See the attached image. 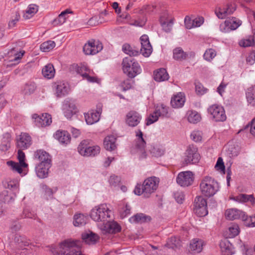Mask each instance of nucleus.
Returning a JSON list of instances; mask_svg holds the SVG:
<instances>
[{"mask_svg":"<svg viewBox=\"0 0 255 255\" xmlns=\"http://www.w3.org/2000/svg\"><path fill=\"white\" fill-rule=\"evenodd\" d=\"M159 179L155 176L146 179L143 184H137L134 190L136 195L143 194L145 197H149L157 188L159 184Z\"/></svg>","mask_w":255,"mask_h":255,"instance_id":"obj_1","label":"nucleus"},{"mask_svg":"<svg viewBox=\"0 0 255 255\" xmlns=\"http://www.w3.org/2000/svg\"><path fill=\"white\" fill-rule=\"evenodd\" d=\"M80 242L68 239L59 245L56 255H82L79 248Z\"/></svg>","mask_w":255,"mask_h":255,"instance_id":"obj_2","label":"nucleus"},{"mask_svg":"<svg viewBox=\"0 0 255 255\" xmlns=\"http://www.w3.org/2000/svg\"><path fill=\"white\" fill-rule=\"evenodd\" d=\"M112 211L106 204H101L94 207L91 211V218L97 222L104 223L111 218Z\"/></svg>","mask_w":255,"mask_h":255,"instance_id":"obj_3","label":"nucleus"},{"mask_svg":"<svg viewBox=\"0 0 255 255\" xmlns=\"http://www.w3.org/2000/svg\"><path fill=\"white\" fill-rule=\"evenodd\" d=\"M218 183L212 177L206 176L204 177L200 183V190L205 196L210 197L214 195L219 190Z\"/></svg>","mask_w":255,"mask_h":255,"instance_id":"obj_4","label":"nucleus"},{"mask_svg":"<svg viewBox=\"0 0 255 255\" xmlns=\"http://www.w3.org/2000/svg\"><path fill=\"white\" fill-rule=\"evenodd\" d=\"M124 73L130 78H134L141 72V68L137 61L131 57L124 58L122 62Z\"/></svg>","mask_w":255,"mask_h":255,"instance_id":"obj_5","label":"nucleus"},{"mask_svg":"<svg viewBox=\"0 0 255 255\" xmlns=\"http://www.w3.org/2000/svg\"><path fill=\"white\" fill-rule=\"evenodd\" d=\"M22 150L19 148L17 152V158L19 162L8 161L6 164L11 170L18 173L22 176L27 173L24 168L27 167L28 164L25 162V156Z\"/></svg>","mask_w":255,"mask_h":255,"instance_id":"obj_6","label":"nucleus"},{"mask_svg":"<svg viewBox=\"0 0 255 255\" xmlns=\"http://www.w3.org/2000/svg\"><path fill=\"white\" fill-rule=\"evenodd\" d=\"M212 120L216 122H223L226 120L227 116L224 108L218 104H213L207 109Z\"/></svg>","mask_w":255,"mask_h":255,"instance_id":"obj_7","label":"nucleus"},{"mask_svg":"<svg viewBox=\"0 0 255 255\" xmlns=\"http://www.w3.org/2000/svg\"><path fill=\"white\" fill-rule=\"evenodd\" d=\"M79 153L83 156H95L100 152V147L98 145H89L88 140H83L78 147Z\"/></svg>","mask_w":255,"mask_h":255,"instance_id":"obj_8","label":"nucleus"},{"mask_svg":"<svg viewBox=\"0 0 255 255\" xmlns=\"http://www.w3.org/2000/svg\"><path fill=\"white\" fill-rule=\"evenodd\" d=\"M103 49L102 43L98 40L91 39L83 47V51L86 55H94Z\"/></svg>","mask_w":255,"mask_h":255,"instance_id":"obj_9","label":"nucleus"},{"mask_svg":"<svg viewBox=\"0 0 255 255\" xmlns=\"http://www.w3.org/2000/svg\"><path fill=\"white\" fill-rule=\"evenodd\" d=\"M194 207V212L197 216L203 217L208 214L207 201L202 196L195 198Z\"/></svg>","mask_w":255,"mask_h":255,"instance_id":"obj_10","label":"nucleus"},{"mask_svg":"<svg viewBox=\"0 0 255 255\" xmlns=\"http://www.w3.org/2000/svg\"><path fill=\"white\" fill-rule=\"evenodd\" d=\"M135 133L136 137L135 144L136 152L139 155L140 158H145L146 157L145 151L146 142L143 138V133L139 129L136 131Z\"/></svg>","mask_w":255,"mask_h":255,"instance_id":"obj_11","label":"nucleus"},{"mask_svg":"<svg viewBox=\"0 0 255 255\" xmlns=\"http://www.w3.org/2000/svg\"><path fill=\"white\" fill-rule=\"evenodd\" d=\"M200 157L197 148L193 145H190L185 152L184 161L186 164H195L199 162Z\"/></svg>","mask_w":255,"mask_h":255,"instance_id":"obj_12","label":"nucleus"},{"mask_svg":"<svg viewBox=\"0 0 255 255\" xmlns=\"http://www.w3.org/2000/svg\"><path fill=\"white\" fill-rule=\"evenodd\" d=\"M242 24V22L239 19L232 17L226 19L223 23L220 25V30L223 32H228L238 28Z\"/></svg>","mask_w":255,"mask_h":255,"instance_id":"obj_13","label":"nucleus"},{"mask_svg":"<svg viewBox=\"0 0 255 255\" xmlns=\"http://www.w3.org/2000/svg\"><path fill=\"white\" fill-rule=\"evenodd\" d=\"M193 174L189 171L180 172L176 178L177 183L182 187L191 185L193 183Z\"/></svg>","mask_w":255,"mask_h":255,"instance_id":"obj_14","label":"nucleus"},{"mask_svg":"<svg viewBox=\"0 0 255 255\" xmlns=\"http://www.w3.org/2000/svg\"><path fill=\"white\" fill-rule=\"evenodd\" d=\"M225 216L230 220L241 219L246 221L248 220V217L246 213L236 208H231L226 210Z\"/></svg>","mask_w":255,"mask_h":255,"instance_id":"obj_15","label":"nucleus"},{"mask_svg":"<svg viewBox=\"0 0 255 255\" xmlns=\"http://www.w3.org/2000/svg\"><path fill=\"white\" fill-rule=\"evenodd\" d=\"M99 229L105 234H115L121 231V226L115 221H110L109 219L103 224L99 225Z\"/></svg>","mask_w":255,"mask_h":255,"instance_id":"obj_16","label":"nucleus"},{"mask_svg":"<svg viewBox=\"0 0 255 255\" xmlns=\"http://www.w3.org/2000/svg\"><path fill=\"white\" fill-rule=\"evenodd\" d=\"M102 106L101 104H99L97 106L96 111L92 110L85 114V118L87 124L88 125H92L98 122L100 120Z\"/></svg>","mask_w":255,"mask_h":255,"instance_id":"obj_17","label":"nucleus"},{"mask_svg":"<svg viewBox=\"0 0 255 255\" xmlns=\"http://www.w3.org/2000/svg\"><path fill=\"white\" fill-rule=\"evenodd\" d=\"M32 119L34 120L36 126L38 127L49 126L52 122L51 116L47 113L42 114L41 116L36 114H33Z\"/></svg>","mask_w":255,"mask_h":255,"instance_id":"obj_18","label":"nucleus"},{"mask_svg":"<svg viewBox=\"0 0 255 255\" xmlns=\"http://www.w3.org/2000/svg\"><path fill=\"white\" fill-rule=\"evenodd\" d=\"M62 110L64 115L67 119H71L77 112V108L75 104L70 100L64 101Z\"/></svg>","mask_w":255,"mask_h":255,"instance_id":"obj_19","label":"nucleus"},{"mask_svg":"<svg viewBox=\"0 0 255 255\" xmlns=\"http://www.w3.org/2000/svg\"><path fill=\"white\" fill-rule=\"evenodd\" d=\"M141 120V115L134 111H130L126 115V123L129 127L137 126Z\"/></svg>","mask_w":255,"mask_h":255,"instance_id":"obj_20","label":"nucleus"},{"mask_svg":"<svg viewBox=\"0 0 255 255\" xmlns=\"http://www.w3.org/2000/svg\"><path fill=\"white\" fill-rule=\"evenodd\" d=\"M140 52L144 57H148L152 51V46L149 42L148 36L144 34L140 37Z\"/></svg>","mask_w":255,"mask_h":255,"instance_id":"obj_21","label":"nucleus"},{"mask_svg":"<svg viewBox=\"0 0 255 255\" xmlns=\"http://www.w3.org/2000/svg\"><path fill=\"white\" fill-rule=\"evenodd\" d=\"M31 144V138L26 133H21L17 139V146L20 149L27 148Z\"/></svg>","mask_w":255,"mask_h":255,"instance_id":"obj_22","label":"nucleus"},{"mask_svg":"<svg viewBox=\"0 0 255 255\" xmlns=\"http://www.w3.org/2000/svg\"><path fill=\"white\" fill-rule=\"evenodd\" d=\"M34 158L38 160L39 163L51 164V157L49 154L45 151L39 149L34 152Z\"/></svg>","mask_w":255,"mask_h":255,"instance_id":"obj_23","label":"nucleus"},{"mask_svg":"<svg viewBox=\"0 0 255 255\" xmlns=\"http://www.w3.org/2000/svg\"><path fill=\"white\" fill-rule=\"evenodd\" d=\"M56 89V95L57 97H61L68 94L70 88L69 85L62 82H58L55 84Z\"/></svg>","mask_w":255,"mask_h":255,"instance_id":"obj_24","label":"nucleus"},{"mask_svg":"<svg viewBox=\"0 0 255 255\" xmlns=\"http://www.w3.org/2000/svg\"><path fill=\"white\" fill-rule=\"evenodd\" d=\"M52 164L39 163L35 168L37 176L40 178H45L48 176L49 169Z\"/></svg>","mask_w":255,"mask_h":255,"instance_id":"obj_25","label":"nucleus"},{"mask_svg":"<svg viewBox=\"0 0 255 255\" xmlns=\"http://www.w3.org/2000/svg\"><path fill=\"white\" fill-rule=\"evenodd\" d=\"M54 137L61 144H68L70 142L71 136L67 131L57 130L54 134Z\"/></svg>","mask_w":255,"mask_h":255,"instance_id":"obj_26","label":"nucleus"},{"mask_svg":"<svg viewBox=\"0 0 255 255\" xmlns=\"http://www.w3.org/2000/svg\"><path fill=\"white\" fill-rule=\"evenodd\" d=\"M230 199L242 203L250 202L252 205H254L255 203V198L252 194H240L236 196L230 197Z\"/></svg>","mask_w":255,"mask_h":255,"instance_id":"obj_27","label":"nucleus"},{"mask_svg":"<svg viewBox=\"0 0 255 255\" xmlns=\"http://www.w3.org/2000/svg\"><path fill=\"white\" fill-rule=\"evenodd\" d=\"M235 10L234 6L232 4H227L225 7L219 8L216 10L215 13L219 18L223 19L227 15L232 14Z\"/></svg>","mask_w":255,"mask_h":255,"instance_id":"obj_28","label":"nucleus"},{"mask_svg":"<svg viewBox=\"0 0 255 255\" xmlns=\"http://www.w3.org/2000/svg\"><path fill=\"white\" fill-rule=\"evenodd\" d=\"M90 72V69L85 65H82L78 69V73L80 74L84 79L87 80L90 82H96L97 79L95 77L89 75Z\"/></svg>","mask_w":255,"mask_h":255,"instance_id":"obj_29","label":"nucleus"},{"mask_svg":"<svg viewBox=\"0 0 255 255\" xmlns=\"http://www.w3.org/2000/svg\"><path fill=\"white\" fill-rule=\"evenodd\" d=\"M185 101L184 94L179 93L175 95L171 100V105L174 108H181L184 104Z\"/></svg>","mask_w":255,"mask_h":255,"instance_id":"obj_30","label":"nucleus"},{"mask_svg":"<svg viewBox=\"0 0 255 255\" xmlns=\"http://www.w3.org/2000/svg\"><path fill=\"white\" fill-rule=\"evenodd\" d=\"M116 140V137L114 135L106 136L104 141V146L106 149L109 151L115 150L117 148Z\"/></svg>","mask_w":255,"mask_h":255,"instance_id":"obj_31","label":"nucleus"},{"mask_svg":"<svg viewBox=\"0 0 255 255\" xmlns=\"http://www.w3.org/2000/svg\"><path fill=\"white\" fill-rule=\"evenodd\" d=\"M220 246L222 255H232L233 254V246L228 240L222 241Z\"/></svg>","mask_w":255,"mask_h":255,"instance_id":"obj_32","label":"nucleus"},{"mask_svg":"<svg viewBox=\"0 0 255 255\" xmlns=\"http://www.w3.org/2000/svg\"><path fill=\"white\" fill-rule=\"evenodd\" d=\"M151 218L143 213H137L129 219L131 223H143L148 222Z\"/></svg>","mask_w":255,"mask_h":255,"instance_id":"obj_33","label":"nucleus"},{"mask_svg":"<svg viewBox=\"0 0 255 255\" xmlns=\"http://www.w3.org/2000/svg\"><path fill=\"white\" fill-rule=\"evenodd\" d=\"M82 238L83 241L89 245L95 244L99 239V237L96 234L90 232L82 234Z\"/></svg>","mask_w":255,"mask_h":255,"instance_id":"obj_34","label":"nucleus"},{"mask_svg":"<svg viewBox=\"0 0 255 255\" xmlns=\"http://www.w3.org/2000/svg\"><path fill=\"white\" fill-rule=\"evenodd\" d=\"M42 74L43 77L46 79H50L53 78L55 74V70L53 65L51 63L46 65L42 68Z\"/></svg>","mask_w":255,"mask_h":255,"instance_id":"obj_35","label":"nucleus"},{"mask_svg":"<svg viewBox=\"0 0 255 255\" xmlns=\"http://www.w3.org/2000/svg\"><path fill=\"white\" fill-rule=\"evenodd\" d=\"M13 243L18 249H22L23 247L28 246L29 243L25 237L16 234L13 239Z\"/></svg>","mask_w":255,"mask_h":255,"instance_id":"obj_36","label":"nucleus"},{"mask_svg":"<svg viewBox=\"0 0 255 255\" xmlns=\"http://www.w3.org/2000/svg\"><path fill=\"white\" fill-rule=\"evenodd\" d=\"M203 244L204 242L202 240L194 239L190 243V248L194 253H199L203 249Z\"/></svg>","mask_w":255,"mask_h":255,"instance_id":"obj_37","label":"nucleus"},{"mask_svg":"<svg viewBox=\"0 0 255 255\" xmlns=\"http://www.w3.org/2000/svg\"><path fill=\"white\" fill-rule=\"evenodd\" d=\"M168 78V74L164 68H160L154 72V79L157 82L167 80Z\"/></svg>","mask_w":255,"mask_h":255,"instance_id":"obj_38","label":"nucleus"},{"mask_svg":"<svg viewBox=\"0 0 255 255\" xmlns=\"http://www.w3.org/2000/svg\"><path fill=\"white\" fill-rule=\"evenodd\" d=\"M246 98L249 104L255 106V85L249 88L246 92Z\"/></svg>","mask_w":255,"mask_h":255,"instance_id":"obj_39","label":"nucleus"},{"mask_svg":"<svg viewBox=\"0 0 255 255\" xmlns=\"http://www.w3.org/2000/svg\"><path fill=\"white\" fill-rule=\"evenodd\" d=\"M87 221V216L82 214H77L73 218V225L75 227L82 226L86 224Z\"/></svg>","mask_w":255,"mask_h":255,"instance_id":"obj_40","label":"nucleus"},{"mask_svg":"<svg viewBox=\"0 0 255 255\" xmlns=\"http://www.w3.org/2000/svg\"><path fill=\"white\" fill-rule=\"evenodd\" d=\"M173 58L176 60H183L185 59L188 54L186 52H184L183 49L180 47L175 48L173 51Z\"/></svg>","mask_w":255,"mask_h":255,"instance_id":"obj_41","label":"nucleus"},{"mask_svg":"<svg viewBox=\"0 0 255 255\" xmlns=\"http://www.w3.org/2000/svg\"><path fill=\"white\" fill-rule=\"evenodd\" d=\"M38 11V6L34 4L28 5L25 12L23 14L25 19H29Z\"/></svg>","mask_w":255,"mask_h":255,"instance_id":"obj_42","label":"nucleus"},{"mask_svg":"<svg viewBox=\"0 0 255 255\" xmlns=\"http://www.w3.org/2000/svg\"><path fill=\"white\" fill-rule=\"evenodd\" d=\"M149 151L153 156L159 157L164 154L165 149L160 145H151Z\"/></svg>","mask_w":255,"mask_h":255,"instance_id":"obj_43","label":"nucleus"},{"mask_svg":"<svg viewBox=\"0 0 255 255\" xmlns=\"http://www.w3.org/2000/svg\"><path fill=\"white\" fill-rule=\"evenodd\" d=\"M187 114L188 121L191 123L196 124L201 120L200 115L196 111H189Z\"/></svg>","mask_w":255,"mask_h":255,"instance_id":"obj_44","label":"nucleus"},{"mask_svg":"<svg viewBox=\"0 0 255 255\" xmlns=\"http://www.w3.org/2000/svg\"><path fill=\"white\" fill-rule=\"evenodd\" d=\"M240 232L239 227L236 224H232L229 227L227 234H228V238H234L237 236Z\"/></svg>","mask_w":255,"mask_h":255,"instance_id":"obj_45","label":"nucleus"},{"mask_svg":"<svg viewBox=\"0 0 255 255\" xmlns=\"http://www.w3.org/2000/svg\"><path fill=\"white\" fill-rule=\"evenodd\" d=\"M36 88V84L34 83H27L22 89V93L25 95H29L35 91Z\"/></svg>","mask_w":255,"mask_h":255,"instance_id":"obj_46","label":"nucleus"},{"mask_svg":"<svg viewBox=\"0 0 255 255\" xmlns=\"http://www.w3.org/2000/svg\"><path fill=\"white\" fill-rule=\"evenodd\" d=\"M122 49L126 54L130 56L129 57L135 56L138 54V51L137 50L133 49L130 45L127 43L123 45Z\"/></svg>","mask_w":255,"mask_h":255,"instance_id":"obj_47","label":"nucleus"},{"mask_svg":"<svg viewBox=\"0 0 255 255\" xmlns=\"http://www.w3.org/2000/svg\"><path fill=\"white\" fill-rule=\"evenodd\" d=\"M55 46V43L53 41L48 40L43 42L40 45V49L43 52H48L52 50Z\"/></svg>","mask_w":255,"mask_h":255,"instance_id":"obj_48","label":"nucleus"},{"mask_svg":"<svg viewBox=\"0 0 255 255\" xmlns=\"http://www.w3.org/2000/svg\"><path fill=\"white\" fill-rule=\"evenodd\" d=\"M109 182L112 188L119 187L121 183V178L118 176L113 175L110 176Z\"/></svg>","mask_w":255,"mask_h":255,"instance_id":"obj_49","label":"nucleus"},{"mask_svg":"<svg viewBox=\"0 0 255 255\" xmlns=\"http://www.w3.org/2000/svg\"><path fill=\"white\" fill-rule=\"evenodd\" d=\"M239 45L244 47L251 46L254 45V38L253 36H250L248 38L242 39L239 42Z\"/></svg>","mask_w":255,"mask_h":255,"instance_id":"obj_50","label":"nucleus"},{"mask_svg":"<svg viewBox=\"0 0 255 255\" xmlns=\"http://www.w3.org/2000/svg\"><path fill=\"white\" fill-rule=\"evenodd\" d=\"M216 56V51L212 49H208L206 50L204 54V59L208 61H211Z\"/></svg>","mask_w":255,"mask_h":255,"instance_id":"obj_51","label":"nucleus"},{"mask_svg":"<svg viewBox=\"0 0 255 255\" xmlns=\"http://www.w3.org/2000/svg\"><path fill=\"white\" fill-rule=\"evenodd\" d=\"M130 207L126 204L123 207H121L119 210V212L121 218H124L130 213Z\"/></svg>","mask_w":255,"mask_h":255,"instance_id":"obj_52","label":"nucleus"},{"mask_svg":"<svg viewBox=\"0 0 255 255\" xmlns=\"http://www.w3.org/2000/svg\"><path fill=\"white\" fill-rule=\"evenodd\" d=\"M159 116L158 113L155 111L153 113L150 114L148 118L146 119V125L149 126L155 122H156Z\"/></svg>","mask_w":255,"mask_h":255,"instance_id":"obj_53","label":"nucleus"},{"mask_svg":"<svg viewBox=\"0 0 255 255\" xmlns=\"http://www.w3.org/2000/svg\"><path fill=\"white\" fill-rule=\"evenodd\" d=\"M239 148L235 145H229L228 148V153L230 157H236L239 153Z\"/></svg>","mask_w":255,"mask_h":255,"instance_id":"obj_54","label":"nucleus"},{"mask_svg":"<svg viewBox=\"0 0 255 255\" xmlns=\"http://www.w3.org/2000/svg\"><path fill=\"white\" fill-rule=\"evenodd\" d=\"M134 81L132 80L127 79L121 84V87L124 91L128 90L132 87Z\"/></svg>","mask_w":255,"mask_h":255,"instance_id":"obj_55","label":"nucleus"},{"mask_svg":"<svg viewBox=\"0 0 255 255\" xmlns=\"http://www.w3.org/2000/svg\"><path fill=\"white\" fill-rule=\"evenodd\" d=\"M156 112L159 117H167L168 116V108L162 105L160 107H157Z\"/></svg>","mask_w":255,"mask_h":255,"instance_id":"obj_56","label":"nucleus"},{"mask_svg":"<svg viewBox=\"0 0 255 255\" xmlns=\"http://www.w3.org/2000/svg\"><path fill=\"white\" fill-rule=\"evenodd\" d=\"M19 181L17 179L10 180L7 182V187L11 190L18 189Z\"/></svg>","mask_w":255,"mask_h":255,"instance_id":"obj_57","label":"nucleus"},{"mask_svg":"<svg viewBox=\"0 0 255 255\" xmlns=\"http://www.w3.org/2000/svg\"><path fill=\"white\" fill-rule=\"evenodd\" d=\"M215 168L217 170L223 172H225V165L223 159L221 157L218 158Z\"/></svg>","mask_w":255,"mask_h":255,"instance_id":"obj_58","label":"nucleus"},{"mask_svg":"<svg viewBox=\"0 0 255 255\" xmlns=\"http://www.w3.org/2000/svg\"><path fill=\"white\" fill-rule=\"evenodd\" d=\"M191 139L195 142L200 141L202 139L201 133L199 131H194L191 134Z\"/></svg>","mask_w":255,"mask_h":255,"instance_id":"obj_59","label":"nucleus"},{"mask_svg":"<svg viewBox=\"0 0 255 255\" xmlns=\"http://www.w3.org/2000/svg\"><path fill=\"white\" fill-rule=\"evenodd\" d=\"M174 198L178 203H182L184 200V194L181 191H177L174 193Z\"/></svg>","mask_w":255,"mask_h":255,"instance_id":"obj_60","label":"nucleus"},{"mask_svg":"<svg viewBox=\"0 0 255 255\" xmlns=\"http://www.w3.org/2000/svg\"><path fill=\"white\" fill-rule=\"evenodd\" d=\"M163 29L166 32H169L172 29L173 22L170 20L167 22H164L161 24Z\"/></svg>","mask_w":255,"mask_h":255,"instance_id":"obj_61","label":"nucleus"},{"mask_svg":"<svg viewBox=\"0 0 255 255\" xmlns=\"http://www.w3.org/2000/svg\"><path fill=\"white\" fill-rule=\"evenodd\" d=\"M184 23L186 28L191 29L194 27L193 19H192L189 16H186L184 19Z\"/></svg>","mask_w":255,"mask_h":255,"instance_id":"obj_62","label":"nucleus"},{"mask_svg":"<svg viewBox=\"0 0 255 255\" xmlns=\"http://www.w3.org/2000/svg\"><path fill=\"white\" fill-rule=\"evenodd\" d=\"M195 91L198 94L203 95L206 92V89L201 83H198L195 84Z\"/></svg>","mask_w":255,"mask_h":255,"instance_id":"obj_63","label":"nucleus"},{"mask_svg":"<svg viewBox=\"0 0 255 255\" xmlns=\"http://www.w3.org/2000/svg\"><path fill=\"white\" fill-rule=\"evenodd\" d=\"M35 214H34L33 213H31V212H30L28 209H24L23 213H22V218H31L32 219V218H35Z\"/></svg>","mask_w":255,"mask_h":255,"instance_id":"obj_64","label":"nucleus"}]
</instances>
